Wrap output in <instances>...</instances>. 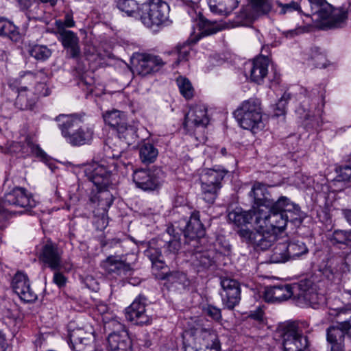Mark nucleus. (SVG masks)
Instances as JSON below:
<instances>
[{
    "instance_id": "nucleus-1",
    "label": "nucleus",
    "mask_w": 351,
    "mask_h": 351,
    "mask_svg": "<svg viewBox=\"0 0 351 351\" xmlns=\"http://www.w3.org/2000/svg\"><path fill=\"white\" fill-rule=\"evenodd\" d=\"M48 78L44 69L35 73L24 71L19 77L18 95L14 106L21 110H33L38 99L50 95L45 81Z\"/></svg>"
},
{
    "instance_id": "nucleus-2",
    "label": "nucleus",
    "mask_w": 351,
    "mask_h": 351,
    "mask_svg": "<svg viewBox=\"0 0 351 351\" xmlns=\"http://www.w3.org/2000/svg\"><path fill=\"white\" fill-rule=\"evenodd\" d=\"M66 142L74 146L88 143L93 138V131L83 125L82 117L76 114H61L55 119Z\"/></svg>"
},
{
    "instance_id": "nucleus-3",
    "label": "nucleus",
    "mask_w": 351,
    "mask_h": 351,
    "mask_svg": "<svg viewBox=\"0 0 351 351\" xmlns=\"http://www.w3.org/2000/svg\"><path fill=\"white\" fill-rule=\"evenodd\" d=\"M263 113L260 100L250 98L239 105L234 112V116L242 128L256 133L265 127Z\"/></svg>"
},
{
    "instance_id": "nucleus-4",
    "label": "nucleus",
    "mask_w": 351,
    "mask_h": 351,
    "mask_svg": "<svg viewBox=\"0 0 351 351\" xmlns=\"http://www.w3.org/2000/svg\"><path fill=\"white\" fill-rule=\"evenodd\" d=\"M228 171L215 169H206L200 176L201 189L204 200L208 204H213L222 187V181Z\"/></svg>"
},
{
    "instance_id": "nucleus-5",
    "label": "nucleus",
    "mask_w": 351,
    "mask_h": 351,
    "mask_svg": "<svg viewBox=\"0 0 351 351\" xmlns=\"http://www.w3.org/2000/svg\"><path fill=\"white\" fill-rule=\"evenodd\" d=\"M140 19L148 27H158L169 18V7L163 0H149L141 6Z\"/></svg>"
},
{
    "instance_id": "nucleus-6",
    "label": "nucleus",
    "mask_w": 351,
    "mask_h": 351,
    "mask_svg": "<svg viewBox=\"0 0 351 351\" xmlns=\"http://www.w3.org/2000/svg\"><path fill=\"white\" fill-rule=\"evenodd\" d=\"M279 332L284 351H304L307 348L308 341L306 336L304 335L302 324L287 323Z\"/></svg>"
},
{
    "instance_id": "nucleus-7",
    "label": "nucleus",
    "mask_w": 351,
    "mask_h": 351,
    "mask_svg": "<svg viewBox=\"0 0 351 351\" xmlns=\"http://www.w3.org/2000/svg\"><path fill=\"white\" fill-rule=\"evenodd\" d=\"M117 169V164L113 160L111 162L101 160L100 162H93L86 166L84 173L99 190L106 189L112 184V173Z\"/></svg>"
},
{
    "instance_id": "nucleus-8",
    "label": "nucleus",
    "mask_w": 351,
    "mask_h": 351,
    "mask_svg": "<svg viewBox=\"0 0 351 351\" xmlns=\"http://www.w3.org/2000/svg\"><path fill=\"white\" fill-rule=\"evenodd\" d=\"M276 202L268 208H259L254 213L257 228L282 230L287 224V216L280 208H276Z\"/></svg>"
},
{
    "instance_id": "nucleus-9",
    "label": "nucleus",
    "mask_w": 351,
    "mask_h": 351,
    "mask_svg": "<svg viewBox=\"0 0 351 351\" xmlns=\"http://www.w3.org/2000/svg\"><path fill=\"white\" fill-rule=\"evenodd\" d=\"M184 351H221V343L215 332L204 328L191 342L184 343Z\"/></svg>"
},
{
    "instance_id": "nucleus-10",
    "label": "nucleus",
    "mask_w": 351,
    "mask_h": 351,
    "mask_svg": "<svg viewBox=\"0 0 351 351\" xmlns=\"http://www.w3.org/2000/svg\"><path fill=\"white\" fill-rule=\"evenodd\" d=\"M295 295L313 308H317L324 302V296L318 292L317 286L310 279L302 280L295 284Z\"/></svg>"
},
{
    "instance_id": "nucleus-11",
    "label": "nucleus",
    "mask_w": 351,
    "mask_h": 351,
    "mask_svg": "<svg viewBox=\"0 0 351 351\" xmlns=\"http://www.w3.org/2000/svg\"><path fill=\"white\" fill-rule=\"evenodd\" d=\"M295 295L313 308H317L324 302V296L318 292L317 286L310 279L302 280L295 284Z\"/></svg>"
},
{
    "instance_id": "nucleus-12",
    "label": "nucleus",
    "mask_w": 351,
    "mask_h": 351,
    "mask_svg": "<svg viewBox=\"0 0 351 351\" xmlns=\"http://www.w3.org/2000/svg\"><path fill=\"white\" fill-rule=\"evenodd\" d=\"M205 232L204 225L200 221L199 213L193 212L183 230L186 244L189 247H196L201 243V239L205 235Z\"/></svg>"
},
{
    "instance_id": "nucleus-13",
    "label": "nucleus",
    "mask_w": 351,
    "mask_h": 351,
    "mask_svg": "<svg viewBox=\"0 0 351 351\" xmlns=\"http://www.w3.org/2000/svg\"><path fill=\"white\" fill-rule=\"evenodd\" d=\"M208 123L207 108L204 104H197L191 106L185 114L183 126L187 132L193 133L196 128H205Z\"/></svg>"
},
{
    "instance_id": "nucleus-14",
    "label": "nucleus",
    "mask_w": 351,
    "mask_h": 351,
    "mask_svg": "<svg viewBox=\"0 0 351 351\" xmlns=\"http://www.w3.org/2000/svg\"><path fill=\"white\" fill-rule=\"evenodd\" d=\"M222 291L220 293L223 304L232 310L239 304L241 300L240 283L234 279L223 278L221 279Z\"/></svg>"
},
{
    "instance_id": "nucleus-15",
    "label": "nucleus",
    "mask_w": 351,
    "mask_h": 351,
    "mask_svg": "<svg viewBox=\"0 0 351 351\" xmlns=\"http://www.w3.org/2000/svg\"><path fill=\"white\" fill-rule=\"evenodd\" d=\"M160 169L151 171L149 169L136 170L133 173V181L136 186L144 191H154L161 184Z\"/></svg>"
},
{
    "instance_id": "nucleus-16",
    "label": "nucleus",
    "mask_w": 351,
    "mask_h": 351,
    "mask_svg": "<svg viewBox=\"0 0 351 351\" xmlns=\"http://www.w3.org/2000/svg\"><path fill=\"white\" fill-rule=\"evenodd\" d=\"M145 297L138 295L134 302L125 309L126 319L136 325L149 324L152 317L147 314L145 310Z\"/></svg>"
},
{
    "instance_id": "nucleus-17",
    "label": "nucleus",
    "mask_w": 351,
    "mask_h": 351,
    "mask_svg": "<svg viewBox=\"0 0 351 351\" xmlns=\"http://www.w3.org/2000/svg\"><path fill=\"white\" fill-rule=\"evenodd\" d=\"M58 40L63 47L66 50V53L70 58L77 59L80 56L81 49L79 38L75 32L63 29L60 23H58Z\"/></svg>"
},
{
    "instance_id": "nucleus-18",
    "label": "nucleus",
    "mask_w": 351,
    "mask_h": 351,
    "mask_svg": "<svg viewBox=\"0 0 351 351\" xmlns=\"http://www.w3.org/2000/svg\"><path fill=\"white\" fill-rule=\"evenodd\" d=\"M320 16L325 21V25L330 28L343 27L348 19V14L344 8H334L330 4L321 8Z\"/></svg>"
},
{
    "instance_id": "nucleus-19",
    "label": "nucleus",
    "mask_w": 351,
    "mask_h": 351,
    "mask_svg": "<svg viewBox=\"0 0 351 351\" xmlns=\"http://www.w3.org/2000/svg\"><path fill=\"white\" fill-rule=\"evenodd\" d=\"M165 64V62L160 56L143 53L138 56L134 67L139 75L145 76L158 71Z\"/></svg>"
},
{
    "instance_id": "nucleus-20",
    "label": "nucleus",
    "mask_w": 351,
    "mask_h": 351,
    "mask_svg": "<svg viewBox=\"0 0 351 351\" xmlns=\"http://www.w3.org/2000/svg\"><path fill=\"white\" fill-rule=\"evenodd\" d=\"M295 285L279 284L266 287L263 298L265 302L269 303L281 302L295 295Z\"/></svg>"
},
{
    "instance_id": "nucleus-21",
    "label": "nucleus",
    "mask_w": 351,
    "mask_h": 351,
    "mask_svg": "<svg viewBox=\"0 0 351 351\" xmlns=\"http://www.w3.org/2000/svg\"><path fill=\"white\" fill-rule=\"evenodd\" d=\"M62 251L56 245L49 242L42 248L39 259L51 270L59 271L62 267Z\"/></svg>"
},
{
    "instance_id": "nucleus-22",
    "label": "nucleus",
    "mask_w": 351,
    "mask_h": 351,
    "mask_svg": "<svg viewBox=\"0 0 351 351\" xmlns=\"http://www.w3.org/2000/svg\"><path fill=\"white\" fill-rule=\"evenodd\" d=\"M4 201L8 204L14 205L27 210L36 206V202L31 194L28 193L25 189L21 187H16L6 193L4 196Z\"/></svg>"
},
{
    "instance_id": "nucleus-23",
    "label": "nucleus",
    "mask_w": 351,
    "mask_h": 351,
    "mask_svg": "<svg viewBox=\"0 0 351 351\" xmlns=\"http://www.w3.org/2000/svg\"><path fill=\"white\" fill-rule=\"evenodd\" d=\"M276 208H280L287 216V223L290 222L295 226H299L302 223L303 216L300 207L291 202L288 197L281 196L276 201Z\"/></svg>"
},
{
    "instance_id": "nucleus-24",
    "label": "nucleus",
    "mask_w": 351,
    "mask_h": 351,
    "mask_svg": "<svg viewBox=\"0 0 351 351\" xmlns=\"http://www.w3.org/2000/svg\"><path fill=\"white\" fill-rule=\"evenodd\" d=\"M101 267L108 274L116 276H128L131 274L132 267L119 257L110 256L101 263Z\"/></svg>"
},
{
    "instance_id": "nucleus-25",
    "label": "nucleus",
    "mask_w": 351,
    "mask_h": 351,
    "mask_svg": "<svg viewBox=\"0 0 351 351\" xmlns=\"http://www.w3.org/2000/svg\"><path fill=\"white\" fill-rule=\"evenodd\" d=\"M199 33L193 36L190 40L193 43H196L201 38L209 36L222 31L226 26L217 21H211L206 18L200 17L197 23Z\"/></svg>"
},
{
    "instance_id": "nucleus-26",
    "label": "nucleus",
    "mask_w": 351,
    "mask_h": 351,
    "mask_svg": "<svg viewBox=\"0 0 351 351\" xmlns=\"http://www.w3.org/2000/svg\"><path fill=\"white\" fill-rule=\"evenodd\" d=\"M250 196L253 197L254 204L256 206L255 210L259 208H268L274 202L271 199L270 194L265 184L260 182H255L250 192Z\"/></svg>"
},
{
    "instance_id": "nucleus-27",
    "label": "nucleus",
    "mask_w": 351,
    "mask_h": 351,
    "mask_svg": "<svg viewBox=\"0 0 351 351\" xmlns=\"http://www.w3.org/2000/svg\"><path fill=\"white\" fill-rule=\"evenodd\" d=\"M346 334V331L339 324L326 330V339L330 345V351H344Z\"/></svg>"
},
{
    "instance_id": "nucleus-28",
    "label": "nucleus",
    "mask_w": 351,
    "mask_h": 351,
    "mask_svg": "<svg viewBox=\"0 0 351 351\" xmlns=\"http://www.w3.org/2000/svg\"><path fill=\"white\" fill-rule=\"evenodd\" d=\"M110 351H132V341L125 332H112L108 335Z\"/></svg>"
},
{
    "instance_id": "nucleus-29",
    "label": "nucleus",
    "mask_w": 351,
    "mask_h": 351,
    "mask_svg": "<svg viewBox=\"0 0 351 351\" xmlns=\"http://www.w3.org/2000/svg\"><path fill=\"white\" fill-rule=\"evenodd\" d=\"M69 341L73 350L86 351L88 347H91L93 342L92 334L86 333L81 328L74 330L69 334Z\"/></svg>"
},
{
    "instance_id": "nucleus-30",
    "label": "nucleus",
    "mask_w": 351,
    "mask_h": 351,
    "mask_svg": "<svg viewBox=\"0 0 351 351\" xmlns=\"http://www.w3.org/2000/svg\"><path fill=\"white\" fill-rule=\"evenodd\" d=\"M269 58L265 56L256 58L251 64L250 77L253 82L261 83L268 72Z\"/></svg>"
},
{
    "instance_id": "nucleus-31",
    "label": "nucleus",
    "mask_w": 351,
    "mask_h": 351,
    "mask_svg": "<svg viewBox=\"0 0 351 351\" xmlns=\"http://www.w3.org/2000/svg\"><path fill=\"white\" fill-rule=\"evenodd\" d=\"M253 245L261 250H265L271 247L277 240V235L269 228H258L254 238Z\"/></svg>"
},
{
    "instance_id": "nucleus-32",
    "label": "nucleus",
    "mask_w": 351,
    "mask_h": 351,
    "mask_svg": "<svg viewBox=\"0 0 351 351\" xmlns=\"http://www.w3.org/2000/svg\"><path fill=\"white\" fill-rule=\"evenodd\" d=\"M28 276L21 271H18L13 277L12 281V287L16 294L20 299L32 300L33 295L29 292L25 293L23 289H27L29 283Z\"/></svg>"
},
{
    "instance_id": "nucleus-33",
    "label": "nucleus",
    "mask_w": 351,
    "mask_h": 351,
    "mask_svg": "<svg viewBox=\"0 0 351 351\" xmlns=\"http://www.w3.org/2000/svg\"><path fill=\"white\" fill-rule=\"evenodd\" d=\"M208 5L215 14L228 15L238 5L237 0H208Z\"/></svg>"
},
{
    "instance_id": "nucleus-34",
    "label": "nucleus",
    "mask_w": 351,
    "mask_h": 351,
    "mask_svg": "<svg viewBox=\"0 0 351 351\" xmlns=\"http://www.w3.org/2000/svg\"><path fill=\"white\" fill-rule=\"evenodd\" d=\"M255 213H256V210L254 207L253 210L248 211L235 210L229 213L228 219L237 226H241L251 223L253 219H255Z\"/></svg>"
},
{
    "instance_id": "nucleus-35",
    "label": "nucleus",
    "mask_w": 351,
    "mask_h": 351,
    "mask_svg": "<svg viewBox=\"0 0 351 351\" xmlns=\"http://www.w3.org/2000/svg\"><path fill=\"white\" fill-rule=\"evenodd\" d=\"M103 118L106 124L116 130L127 122L125 113L115 109L104 113Z\"/></svg>"
},
{
    "instance_id": "nucleus-36",
    "label": "nucleus",
    "mask_w": 351,
    "mask_h": 351,
    "mask_svg": "<svg viewBox=\"0 0 351 351\" xmlns=\"http://www.w3.org/2000/svg\"><path fill=\"white\" fill-rule=\"evenodd\" d=\"M337 322L346 331V335L351 339V308L344 307L337 311Z\"/></svg>"
},
{
    "instance_id": "nucleus-37",
    "label": "nucleus",
    "mask_w": 351,
    "mask_h": 351,
    "mask_svg": "<svg viewBox=\"0 0 351 351\" xmlns=\"http://www.w3.org/2000/svg\"><path fill=\"white\" fill-rule=\"evenodd\" d=\"M290 260L286 243H278L269 254V262L271 263H281Z\"/></svg>"
},
{
    "instance_id": "nucleus-38",
    "label": "nucleus",
    "mask_w": 351,
    "mask_h": 351,
    "mask_svg": "<svg viewBox=\"0 0 351 351\" xmlns=\"http://www.w3.org/2000/svg\"><path fill=\"white\" fill-rule=\"evenodd\" d=\"M274 10L279 15H285L292 13L293 12H301V7L298 2L291 1L289 2H282L276 0L274 3Z\"/></svg>"
},
{
    "instance_id": "nucleus-39",
    "label": "nucleus",
    "mask_w": 351,
    "mask_h": 351,
    "mask_svg": "<svg viewBox=\"0 0 351 351\" xmlns=\"http://www.w3.org/2000/svg\"><path fill=\"white\" fill-rule=\"evenodd\" d=\"M0 35L7 36L13 41H17L20 38L18 28L5 19H0Z\"/></svg>"
},
{
    "instance_id": "nucleus-40",
    "label": "nucleus",
    "mask_w": 351,
    "mask_h": 351,
    "mask_svg": "<svg viewBox=\"0 0 351 351\" xmlns=\"http://www.w3.org/2000/svg\"><path fill=\"white\" fill-rule=\"evenodd\" d=\"M117 6L129 16L140 17L141 7L135 0H118Z\"/></svg>"
},
{
    "instance_id": "nucleus-41",
    "label": "nucleus",
    "mask_w": 351,
    "mask_h": 351,
    "mask_svg": "<svg viewBox=\"0 0 351 351\" xmlns=\"http://www.w3.org/2000/svg\"><path fill=\"white\" fill-rule=\"evenodd\" d=\"M191 38H193V35H191L186 42L178 45L176 49L169 53V54L178 56L177 60L175 62L176 65H178L180 62L188 60L191 50V45L195 44L190 40Z\"/></svg>"
},
{
    "instance_id": "nucleus-42",
    "label": "nucleus",
    "mask_w": 351,
    "mask_h": 351,
    "mask_svg": "<svg viewBox=\"0 0 351 351\" xmlns=\"http://www.w3.org/2000/svg\"><path fill=\"white\" fill-rule=\"evenodd\" d=\"M139 154L143 163L150 164L156 160L158 152L152 144L145 143L140 147Z\"/></svg>"
},
{
    "instance_id": "nucleus-43",
    "label": "nucleus",
    "mask_w": 351,
    "mask_h": 351,
    "mask_svg": "<svg viewBox=\"0 0 351 351\" xmlns=\"http://www.w3.org/2000/svg\"><path fill=\"white\" fill-rule=\"evenodd\" d=\"M119 138L124 141L128 145L135 142L137 137L136 129L134 125H129L126 122L116 130Z\"/></svg>"
},
{
    "instance_id": "nucleus-44",
    "label": "nucleus",
    "mask_w": 351,
    "mask_h": 351,
    "mask_svg": "<svg viewBox=\"0 0 351 351\" xmlns=\"http://www.w3.org/2000/svg\"><path fill=\"white\" fill-rule=\"evenodd\" d=\"M287 253L289 259H295L302 255L308 253V248L305 243L300 241H292L289 243H286Z\"/></svg>"
},
{
    "instance_id": "nucleus-45",
    "label": "nucleus",
    "mask_w": 351,
    "mask_h": 351,
    "mask_svg": "<svg viewBox=\"0 0 351 351\" xmlns=\"http://www.w3.org/2000/svg\"><path fill=\"white\" fill-rule=\"evenodd\" d=\"M29 54L37 60L45 61L51 56V50L45 45H34L29 47Z\"/></svg>"
},
{
    "instance_id": "nucleus-46",
    "label": "nucleus",
    "mask_w": 351,
    "mask_h": 351,
    "mask_svg": "<svg viewBox=\"0 0 351 351\" xmlns=\"http://www.w3.org/2000/svg\"><path fill=\"white\" fill-rule=\"evenodd\" d=\"M145 254L151 261L154 268L156 269H162L164 268L165 264L162 259V254L158 248L149 247L145 251Z\"/></svg>"
},
{
    "instance_id": "nucleus-47",
    "label": "nucleus",
    "mask_w": 351,
    "mask_h": 351,
    "mask_svg": "<svg viewBox=\"0 0 351 351\" xmlns=\"http://www.w3.org/2000/svg\"><path fill=\"white\" fill-rule=\"evenodd\" d=\"M176 83L180 94L186 99H191L193 97L194 88L189 79L180 76L177 78Z\"/></svg>"
},
{
    "instance_id": "nucleus-48",
    "label": "nucleus",
    "mask_w": 351,
    "mask_h": 351,
    "mask_svg": "<svg viewBox=\"0 0 351 351\" xmlns=\"http://www.w3.org/2000/svg\"><path fill=\"white\" fill-rule=\"evenodd\" d=\"M250 5L252 11L257 15L267 14L272 8L269 0H251Z\"/></svg>"
},
{
    "instance_id": "nucleus-49",
    "label": "nucleus",
    "mask_w": 351,
    "mask_h": 351,
    "mask_svg": "<svg viewBox=\"0 0 351 351\" xmlns=\"http://www.w3.org/2000/svg\"><path fill=\"white\" fill-rule=\"evenodd\" d=\"M189 251L191 252L193 256H195V259L199 262V265L202 266L204 268L209 267L213 264V259L210 258V256L207 254V252H202V250H199V245L196 247H189L187 249Z\"/></svg>"
},
{
    "instance_id": "nucleus-50",
    "label": "nucleus",
    "mask_w": 351,
    "mask_h": 351,
    "mask_svg": "<svg viewBox=\"0 0 351 351\" xmlns=\"http://www.w3.org/2000/svg\"><path fill=\"white\" fill-rule=\"evenodd\" d=\"M309 60L315 67L325 68L326 66V56L317 47L311 49Z\"/></svg>"
},
{
    "instance_id": "nucleus-51",
    "label": "nucleus",
    "mask_w": 351,
    "mask_h": 351,
    "mask_svg": "<svg viewBox=\"0 0 351 351\" xmlns=\"http://www.w3.org/2000/svg\"><path fill=\"white\" fill-rule=\"evenodd\" d=\"M332 239L337 243L351 245V230H336L333 232Z\"/></svg>"
},
{
    "instance_id": "nucleus-52",
    "label": "nucleus",
    "mask_w": 351,
    "mask_h": 351,
    "mask_svg": "<svg viewBox=\"0 0 351 351\" xmlns=\"http://www.w3.org/2000/svg\"><path fill=\"white\" fill-rule=\"evenodd\" d=\"M289 99V95L284 93L281 98L276 104L275 108L274 109L275 116L279 117L285 114L286 107Z\"/></svg>"
},
{
    "instance_id": "nucleus-53",
    "label": "nucleus",
    "mask_w": 351,
    "mask_h": 351,
    "mask_svg": "<svg viewBox=\"0 0 351 351\" xmlns=\"http://www.w3.org/2000/svg\"><path fill=\"white\" fill-rule=\"evenodd\" d=\"M162 278L171 283L181 284L185 280L186 275L182 272L176 271L165 274Z\"/></svg>"
},
{
    "instance_id": "nucleus-54",
    "label": "nucleus",
    "mask_w": 351,
    "mask_h": 351,
    "mask_svg": "<svg viewBox=\"0 0 351 351\" xmlns=\"http://www.w3.org/2000/svg\"><path fill=\"white\" fill-rule=\"evenodd\" d=\"M99 206L106 211L107 210L112 204L113 199L112 195L108 191L101 193L98 197Z\"/></svg>"
},
{
    "instance_id": "nucleus-55",
    "label": "nucleus",
    "mask_w": 351,
    "mask_h": 351,
    "mask_svg": "<svg viewBox=\"0 0 351 351\" xmlns=\"http://www.w3.org/2000/svg\"><path fill=\"white\" fill-rule=\"evenodd\" d=\"M237 233L243 241L252 245L255 242L254 238L256 234V230L252 231L247 228H241L237 231Z\"/></svg>"
},
{
    "instance_id": "nucleus-56",
    "label": "nucleus",
    "mask_w": 351,
    "mask_h": 351,
    "mask_svg": "<svg viewBox=\"0 0 351 351\" xmlns=\"http://www.w3.org/2000/svg\"><path fill=\"white\" fill-rule=\"evenodd\" d=\"M204 314L215 321H219L221 319V310L213 305L208 304L203 308Z\"/></svg>"
},
{
    "instance_id": "nucleus-57",
    "label": "nucleus",
    "mask_w": 351,
    "mask_h": 351,
    "mask_svg": "<svg viewBox=\"0 0 351 351\" xmlns=\"http://www.w3.org/2000/svg\"><path fill=\"white\" fill-rule=\"evenodd\" d=\"M338 178L341 181H349L351 180V161L348 165L339 167L338 170Z\"/></svg>"
},
{
    "instance_id": "nucleus-58",
    "label": "nucleus",
    "mask_w": 351,
    "mask_h": 351,
    "mask_svg": "<svg viewBox=\"0 0 351 351\" xmlns=\"http://www.w3.org/2000/svg\"><path fill=\"white\" fill-rule=\"evenodd\" d=\"M60 23L63 29L66 27H73L75 26V23L73 19V16L71 14H66L64 16V20H56L55 21V26L56 28V32H58V23Z\"/></svg>"
},
{
    "instance_id": "nucleus-59",
    "label": "nucleus",
    "mask_w": 351,
    "mask_h": 351,
    "mask_svg": "<svg viewBox=\"0 0 351 351\" xmlns=\"http://www.w3.org/2000/svg\"><path fill=\"white\" fill-rule=\"evenodd\" d=\"M167 247L171 253L176 254L181 248V242L180 239L173 237L168 241Z\"/></svg>"
},
{
    "instance_id": "nucleus-60",
    "label": "nucleus",
    "mask_w": 351,
    "mask_h": 351,
    "mask_svg": "<svg viewBox=\"0 0 351 351\" xmlns=\"http://www.w3.org/2000/svg\"><path fill=\"white\" fill-rule=\"evenodd\" d=\"M27 11L26 15L27 16L31 19L34 20H40L43 17V10L40 8V5L38 4V10H34L33 8H27L25 10Z\"/></svg>"
},
{
    "instance_id": "nucleus-61",
    "label": "nucleus",
    "mask_w": 351,
    "mask_h": 351,
    "mask_svg": "<svg viewBox=\"0 0 351 351\" xmlns=\"http://www.w3.org/2000/svg\"><path fill=\"white\" fill-rule=\"evenodd\" d=\"M308 27L306 26H300L293 29L289 30L285 33V36L287 38H293L295 36L307 32Z\"/></svg>"
},
{
    "instance_id": "nucleus-62",
    "label": "nucleus",
    "mask_w": 351,
    "mask_h": 351,
    "mask_svg": "<svg viewBox=\"0 0 351 351\" xmlns=\"http://www.w3.org/2000/svg\"><path fill=\"white\" fill-rule=\"evenodd\" d=\"M23 10L33 8L34 10H38V3L36 0H18Z\"/></svg>"
},
{
    "instance_id": "nucleus-63",
    "label": "nucleus",
    "mask_w": 351,
    "mask_h": 351,
    "mask_svg": "<svg viewBox=\"0 0 351 351\" xmlns=\"http://www.w3.org/2000/svg\"><path fill=\"white\" fill-rule=\"evenodd\" d=\"M53 282L59 287H64L66 282V278L58 271H55L53 278Z\"/></svg>"
},
{
    "instance_id": "nucleus-64",
    "label": "nucleus",
    "mask_w": 351,
    "mask_h": 351,
    "mask_svg": "<svg viewBox=\"0 0 351 351\" xmlns=\"http://www.w3.org/2000/svg\"><path fill=\"white\" fill-rule=\"evenodd\" d=\"M323 275L329 280L333 281L338 276L337 270H334L330 266H327L323 269Z\"/></svg>"
}]
</instances>
